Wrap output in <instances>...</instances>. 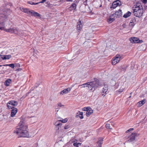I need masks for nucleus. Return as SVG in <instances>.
<instances>
[{"instance_id": "3c124183", "label": "nucleus", "mask_w": 147, "mask_h": 147, "mask_svg": "<svg viewBox=\"0 0 147 147\" xmlns=\"http://www.w3.org/2000/svg\"><path fill=\"white\" fill-rule=\"evenodd\" d=\"M84 147H89V146H84Z\"/></svg>"}, {"instance_id": "4d7b16f0", "label": "nucleus", "mask_w": 147, "mask_h": 147, "mask_svg": "<svg viewBox=\"0 0 147 147\" xmlns=\"http://www.w3.org/2000/svg\"><path fill=\"white\" fill-rule=\"evenodd\" d=\"M2 66V65H0V67H1Z\"/></svg>"}, {"instance_id": "09e8293b", "label": "nucleus", "mask_w": 147, "mask_h": 147, "mask_svg": "<svg viewBox=\"0 0 147 147\" xmlns=\"http://www.w3.org/2000/svg\"><path fill=\"white\" fill-rule=\"evenodd\" d=\"M38 3H34V4H33V5H37V4H38Z\"/></svg>"}, {"instance_id": "de8ad7c7", "label": "nucleus", "mask_w": 147, "mask_h": 147, "mask_svg": "<svg viewBox=\"0 0 147 147\" xmlns=\"http://www.w3.org/2000/svg\"><path fill=\"white\" fill-rule=\"evenodd\" d=\"M68 2H72V0H66Z\"/></svg>"}, {"instance_id": "5fc2aeb1", "label": "nucleus", "mask_w": 147, "mask_h": 147, "mask_svg": "<svg viewBox=\"0 0 147 147\" xmlns=\"http://www.w3.org/2000/svg\"><path fill=\"white\" fill-rule=\"evenodd\" d=\"M131 96H129V98H131Z\"/></svg>"}, {"instance_id": "603ef678", "label": "nucleus", "mask_w": 147, "mask_h": 147, "mask_svg": "<svg viewBox=\"0 0 147 147\" xmlns=\"http://www.w3.org/2000/svg\"><path fill=\"white\" fill-rule=\"evenodd\" d=\"M132 93V92H131V93H130V94H131Z\"/></svg>"}, {"instance_id": "052dcab7", "label": "nucleus", "mask_w": 147, "mask_h": 147, "mask_svg": "<svg viewBox=\"0 0 147 147\" xmlns=\"http://www.w3.org/2000/svg\"><path fill=\"white\" fill-rule=\"evenodd\" d=\"M19 67H20V65H19Z\"/></svg>"}, {"instance_id": "f3484780", "label": "nucleus", "mask_w": 147, "mask_h": 147, "mask_svg": "<svg viewBox=\"0 0 147 147\" xmlns=\"http://www.w3.org/2000/svg\"><path fill=\"white\" fill-rule=\"evenodd\" d=\"M83 113L82 112H80L79 111L76 113V118L79 117L81 119H82L83 118Z\"/></svg>"}, {"instance_id": "49530a36", "label": "nucleus", "mask_w": 147, "mask_h": 147, "mask_svg": "<svg viewBox=\"0 0 147 147\" xmlns=\"http://www.w3.org/2000/svg\"><path fill=\"white\" fill-rule=\"evenodd\" d=\"M123 26L124 28H125L126 27V26L125 24H124L123 25Z\"/></svg>"}, {"instance_id": "20e7f679", "label": "nucleus", "mask_w": 147, "mask_h": 147, "mask_svg": "<svg viewBox=\"0 0 147 147\" xmlns=\"http://www.w3.org/2000/svg\"><path fill=\"white\" fill-rule=\"evenodd\" d=\"M122 55L117 54L114 57L112 60V63L113 65H115L122 59Z\"/></svg>"}, {"instance_id": "2f4dec72", "label": "nucleus", "mask_w": 147, "mask_h": 147, "mask_svg": "<svg viewBox=\"0 0 147 147\" xmlns=\"http://www.w3.org/2000/svg\"><path fill=\"white\" fill-rule=\"evenodd\" d=\"M73 8V9H75L76 8V5L75 3H73L69 7L70 8Z\"/></svg>"}, {"instance_id": "9d476101", "label": "nucleus", "mask_w": 147, "mask_h": 147, "mask_svg": "<svg viewBox=\"0 0 147 147\" xmlns=\"http://www.w3.org/2000/svg\"><path fill=\"white\" fill-rule=\"evenodd\" d=\"M11 12L10 9H6V11H0V14H2V16L1 17H4L7 16V15L9 14Z\"/></svg>"}, {"instance_id": "473e14b6", "label": "nucleus", "mask_w": 147, "mask_h": 147, "mask_svg": "<svg viewBox=\"0 0 147 147\" xmlns=\"http://www.w3.org/2000/svg\"><path fill=\"white\" fill-rule=\"evenodd\" d=\"M98 3H99L100 4V6H97V7H101L102 6V5L101 4V1H100V0H98V1H97L95 4H96V5H97V4Z\"/></svg>"}, {"instance_id": "ea45409f", "label": "nucleus", "mask_w": 147, "mask_h": 147, "mask_svg": "<svg viewBox=\"0 0 147 147\" xmlns=\"http://www.w3.org/2000/svg\"><path fill=\"white\" fill-rule=\"evenodd\" d=\"M58 106H59L60 107H62L64 106V105H62L61 103H59L58 104Z\"/></svg>"}, {"instance_id": "bb28decb", "label": "nucleus", "mask_w": 147, "mask_h": 147, "mask_svg": "<svg viewBox=\"0 0 147 147\" xmlns=\"http://www.w3.org/2000/svg\"><path fill=\"white\" fill-rule=\"evenodd\" d=\"M113 16H112L111 17V16L110 18L107 19L108 22L110 23H111L112 22H113L114 20L115 19L114 18H113Z\"/></svg>"}, {"instance_id": "aec40b11", "label": "nucleus", "mask_w": 147, "mask_h": 147, "mask_svg": "<svg viewBox=\"0 0 147 147\" xmlns=\"http://www.w3.org/2000/svg\"><path fill=\"white\" fill-rule=\"evenodd\" d=\"M146 102L145 99H144L140 101L137 103L138 107H140L143 105Z\"/></svg>"}, {"instance_id": "a878e982", "label": "nucleus", "mask_w": 147, "mask_h": 147, "mask_svg": "<svg viewBox=\"0 0 147 147\" xmlns=\"http://www.w3.org/2000/svg\"><path fill=\"white\" fill-rule=\"evenodd\" d=\"M131 14V13L129 11H128L123 15V17L125 18H126L129 16Z\"/></svg>"}, {"instance_id": "0eeeda50", "label": "nucleus", "mask_w": 147, "mask_h": 147, "mask_svg": "<svg viewBox=\"0 0 147 147\" xmlns=\"http://www.w3.org/2000/svg\"><path fill=\"white\" fill-rule=\"evenodd\" d=\"M138 135L135 132H133L131 134V135L129 136V139L127 142H130L133 141L135 140V137L138 136Z\"/></svg>"}, {"instance_id": "ddd939ff", "label": "nucleus", "mask_w": 147, "mask_h": 147, "mask_svg": "<svg viewBox=\"0 0 147 147\" xmlns=\"http://www.w3.org/2000/svg\"><path fill=\"white\" fill-rule=\"evenodd\" d=\"M108 86L107 85H105L104 87L103 88L102 90V95L105 96L106 94V92L108 90Z\"/></svg>"}, {"instance_id": "e433bc0d", "label": "nucleus", "mask_w": 147, "mask_h": 147, "mask_svg": "<svg viewBox=\"0 0 147 147\" xmlns=\"http://www.w3.org/2000/svg\"><path fill=\"white\" fill-rule=\"evenodd\" d=\"M69 127V125H65L64 127L65 129H68Z\"/></svg>"}, {"instance_id": "8fccbe9b", "label": "nucleus", "mask_w": 147, "mask_h": 147, "mask_svg": "<svg viewBox=\"0 0 147 147\" xmlns=\"http://www.w3.org/2000/svg\"><path fill=\"white\" fill-rule=\"evenodd\" d=\"M78 145H80L81 144V143H79V142H78Z\"/></svg>"}, {"instance_id": "37998d69", "label": "nucleus", "mask_w": 147, "mask_h": 147, "mask_svg": "<svg viewBox=\"0 0 147 147\" xmlns=\"http://www.w3.org/2000/svg\"><path fill=\"white\" fill-rule=\"evenodd\" d=\"M84 4L86 6L87 5V0H86L84 2Z\"/></svg>"}, {"instance_id": "c9c22d12", "label": "nucleus", "mask_w": 147, "mask_h": 147, "mask_svg": "<svg viewBox=\"0 0 147 147\" xmlns=\"http://www.w3.org/2000/svg\"><path fill=\"white\" fill-rule=\"evenodd\" d=\"M126 69V67H121V71H125Z\"/></svg>"}, {"instance_id": "dca6fc26", "label": "nucleus", "mask_w": 147, "mask_h": 147, "mask_svg": "<svg viewBox=\"0 0 147 147\" xmlns=\"http://www.w3.org/2000/svg\"><path fill=\"white\" fill-rule=\"evenodd\" d=\"M82 25L81 22L80 21L77 22V30L79 31L82 28Z\"/></svg>"}, {"instance_id": "13d9d810", "label": "nucleus", "mask_w": 147, "mask_h": 147, "mask_svg": "<svg viewBox=\"0 0 147 147\" xmlns=\"http://www.w3.org/2000/svg\"><path fill=\"white\" fill-rule=\"evenodd\" d=\"M113 126H114V125H113Z\"/></svg>"}, {"instance_id": "a19ab883", "label": "nucleus", "mask_w": 147, "mask_h": 147, "mask_svg": "<svg viewBox=\"0 0 147 147\" xmlns=\"http://www.w3.org/2000/svg\"><path fill=\"white\" fill-rule=\"evenodd\" d=\"M88 109V108L84 107L83 109V110L84 111H87Z\"/></svg>"}, {"instance_id": "a211bd4d", "label": "nucleus", "mask_w": 147, "mask_h": 147, "mask_svg": "<svg viewBox=\"0 0 147 147\" xmlns=\"http://www.w3.org/2000/svg\"><path fill=\"white\" fill-rule=\"evenodd\" d=\"M11 57V56L10 55H1V58L3 60L8 59Z\"/></svg>"}, {"instance_id": "1a4fd4ad", "label": "nucleus", "mask_w": 147, "mask_h": 147, "mask_svg": "<svg viewBox=\"0 0 147 147\" xmlns=\"http://www.w3.org/2000/svg\"><path fill=\"white\" fill-rule=\"evenodd\" d=\"M122 15V12L121 10L119 9L118 11L115 12V13L111 15V17L112 16H116V17H119Z\"/></svg>"}, {"instance_id": "b1692460", "label": "nucleus", "mask_w": 147, "mask_h": 147, "mask_svg": "<svg viewBox=\"0 0 147 147\" xmlns=\"http://www.w3.org/2000/svg\"><path fill=\"white\" fill-rule=\"evenodd\" d=\"M55 125L56 126L60 127L62 125V123H61L60 121L59 120L55 123Z\"/></svg>"}, {"instance_id": "cd10ccee", "label": "nucleus", "mask_w": 147, "mask_h": 147, "mask_svg": "<svg viewBox=\"0 0 147 147\" xmlns=\"http://www.w3.org/2000/svg\"><path fill=\"white\" fill-rule=\"evenodd\" d=\"M124 89V88H123L121 87L118 90L116 91V92L117 93L120 94L123 92Z\"/></svg>"}, {"instance_id": "c85d7f7f", "label": "nucleus", "mask_w": 147, "mask_h": 147, "mask_svg": "<svg viewBox=\"0 0 147 147\" xmlns=\"http://www.w3.org/2000/svg\"><path fill=\"white\" fill-rule=\"evenodd\" d=\"M135 25V23H134V20H131V22L129 23V26H131L132 27H133Z\"/></svg>"}, {"instance_id": "6ab92c4d", "label": "nucleus", "mask_w": 147, "mask_h": 147, "mask_svg": "<svg viewBox=\"0 0 147 147\" xmlns=\"http://www.w3.org/2000/svg\"><path fill=\"white\" fill-rule=\"evenodd\" d=\"M93 111L90 108H88V110L86 111V115L87 117L89 116L90 115L93 113Z\"/></svg>"}, {"instance_id": "6e6552de", "label": "nucleus", "mask_w": 147, "mask_h": 147, "mask_svg": "<svg viewBox=\"0 0 147 147\" xmlns=\"http://www.w3.org/2000/svg\"><path fill=\"white\" fill-rule=\"evenodd\" d=\"M130 41L131 43H141L143 42L142 40H139L138 38L132 37L130 38Z\"/></svg>"}, {"instance_id": "5701e85b", "label": "nucleus", "mask_w": 147, "mask_h": 147, "mask_svg": "<svg viewBox=\"0 0 147 147\" xmlns=\"http://www.w3.org/2000/svg\"><path fill=\"white\" fill-rule=\"evenodd\" d=\"M11 82V80L10 79H8L4 83L5 85L7 86H8L9 85Z\"/></svg>"}, {"instance_id": "f03ea898", "label": "nucleus", "mask_w": 147, "mask_h": 147, "mask_svg": "<svg viewBox=\"0 0 147 147\" xmlns=\"http://www.w3.org/2000/svg\"><path fill=\"white\" fill-rule=\"evenodd\" d=\"M134 16L137 17H140L143 13V9L142 5H135L132 8Z\"/></svg>"}, {"instance_id": "412c9836", "label": "nucleus", "mask_w": 147, "mask_h": 147, "mask_svg": "<svg viewBox=\"0 0 147 147\" xmlns=\"http://www.w3.org/2000/svg\"><path fill=\"white\" fill-rule=\"evenodd\" d=\"M35 17H40V15L37 12H35L33 10H32L31 15Z\"/></svg>"}, {"instance_id": "4be33fe9", "label": "nucleus", "mask_w": 147, "mask_h": 147, "mask_svg": "<svg viewBox=\"0 0 147 147\" xmlns=\"http://www.w3.org/2000/svg\"><path fill=\"white\" fill-rule=\"evenodd\" d=\"M103 140V138H99L98 139V141L97 142V144H98V147H101V144L102 143V141Z\"/></svg>"}, {"instance_id": "bf43d9fd", "label": "nucleus", "mask_w": 147, "mask_h": 147, "mask_svg": "<svg viewBox=\"0 0 147 147\" xmlns=\"http://www.w3.org/2000/svg\"><path fill=\"white\" fill-rule=\"evenodd\" d=\"M1 55H2L0 54V56H1Z\"/></svg>"}, {"instance_id": "9b49d317", "label": "nucleus", "mask_w": 147, "mask_h": 147, "mask_svg": "<svg viewBox=\"0 0 147 147\" xmlns=\"http://www.w3.org/2000/svg\"><path fill=\"white\" fill-rule=\"evenodd\" d=\"M121 4V2L119 1H117L115 2H114L113 3L112 6L111 7V8L115 9L117 6L120 5Z\"/></svg>"}, {"instance_id": "423d86ee", "label": "nucleus", "mask_w": 147, "mask_h": 147, "mask_svg": "<svg viewBox=\"0 0 147 147\" xmlns=\"http://www.w3.org/2000/svg\"><path fill=\"white\" fill-rule=\"evenodd\" d=\"M18 102L14 100H11L8 102L7 104V107L9 109H11L14 108V106H16Z\"/></svg>"}, {"instance_id": "7ed1b4c3", "label": "nucleus", "mask_w": 147, "mask_h": 147, "mask_svg": "<svg viewBox=\"0 0 147 147\" xmlns=\"http://www.w3.org/2000/svg\"><path fill=\"white\" fill-rule=\"evenodd\" d=\"M100 84L99 81H93L88 82V87L89 89L92 90V88L94 89L96 88Z\"/></svg>"}, {"instance_id": "2eb2a0df", "label": "nucleus", "mask_w": 147, "mask_h": 147, "mask_svg": "<svg viewBox=\"0 0 147 147\" xmlns=\"http://www.w3.org/2000/svg\"><path fill=\"white\" fill-rule=\"evenodd\" d=\"M18 111V109L16 108H14L11 110V116L13 117L15 115Z\"/></svg>"}, {"instance_id": "39448f33", "label": "nucleus", "mask_w": 147, "mask_h": 147, "mask_svg": "<svg viewBox=\"0 0 147 147\" xmlns=\"http://www.w3.org/2000/svg\"><path fill=\"white\" fill-rule=\"evenodd\" d=\"M2 30L5 31L7 32H10L11 33H14L16 34H18V30L15 27L10 28L8 29H7L5 28V26H4Z\"/></svg>"}, {"instance_id": "6e6d98bb", "label": "nucleus", "mask_w": 147, "mask_h": 147, "mask_svg": "<svg viewBox=\"0 0 147 147\" xmlns=\"http://www.w3.org/2000/svg\"><path fill=\"white\" fill-rule=\"evenodd\" d=\"M58 110H58L57 111V112L58 111Z\"/></svg>"}, {"instance_id": "72a5a7b5", "label": "nucleus", "mask_w": 147, "mask_h": 147, "mask_svg": "<svg viewBox=\"0 0 147 147\" xmlns=\"http://www.w3.org/2000/svg\"><path fill=\"white\" fill-rule=\"evenodd\" d=\"M60 122L61 121V122L65 123L67 121V119L66 118V119H63L62 120H60Z\"/></svg>"}, {"instance_id": "f704fd0d", "label": "nucleus", "mask_w": 147, "mask_h": 147, "mask_svg": "<svg viewBox=\"0 0 147 147\" xmlns=\"http://www.w3.org/2000/svg\"><path fill=\"white\" fill-rule=\"evenodd\" d=\"M106 127L107 129H112L111 128H110V124H107L106 125Z\"/></svg>"}, {"instance_id": "58836bf2", "label": "nucleus", "mask_w": 147, "mask_h": 147, "mask_svg": "<svg viewBox=\"0 0 147 147\" xmlns=\"http://www.w3.org/2000/svg\"><path fill=\"white\" fill-rule=\"evenodd\" d=\"M73 145L75 146L78 147V142H76L74 143Z\"/></svg>"}, {"instance_id": "c03bdc74", "label": "nucleus", "mask_w": 147, "mask_h": 147, "mask_svg": "<svg viewBox=\"0 0 147 147\" xmlns=\"http://www.w3.org/2000/svg\"><path fill=\"white\" fill-rule=\"evenodd\" d=\"M28 4L31 5H33V4H34V2L32 1H28Z\"/></svg>"}, {"instance_id": "4c0bfd02", "label": "nucleus", "mask_w": 147, "mask_h": 147, "mask_svg": "<svg viewBox=\"0 0 147 147\" xmlns=\"http://www.w3.org/2000/svg\"><path fill=\"white\" fill-rule=\"evenodd\" d=\"M133 129H134L133 128H130L129 129H128V130H127L126 131V132L128 133L129 132V131H131L133 130Z\"/></svg>"}, {"instance_id": "79ce46f5", "label": "nucleus", "mask_w": 147, "mask_h": 147, "mask_svg": "<svg viewBox=\"0 0 147 147\" xmlns=\"http://www.w3.org/2000/svg\"><path fill=\"white\" fill-rule=\"evenodd\" d=\"M142 2L144 3H146L147 2V0H141Z\"/></svg>"}, {"instance_id": "7c9ffc66", "label": "nucleus", "mask_w": 147, "mask_h": 147, "mask_svg": "<svg viewBox=\"0 0 147 147\" xmlns=\"http://www.w3.org/2000/svg\"><path fill=\"white\" fill-rule=\"evenodd\" d=\"M5 66H8L9 67H11V68H13L15 67L14 65L13 64H6Z\"/></svg>"}, {"instance_id": "f257e3e1", "label": "nucleus", "mask_w": 147, "mask_h": 147, "mask_svg": "<svg viewBox=\"0 0 147 147\" xmlns=\"http://www.w3.org/2000/svg\"><path fill=\"white\" fill-rule=\"evenodd\" d=\"M27 126L22 120L19 122L16 129L14 130V133L16 134L19 137H28L29 134L27 130Z\"/></svg>"}, {"instance_id": "393cba45", "label": "nucleus", "mask_w": 147, "mask_h": 147, "mask_svg": "<svg viewBox=\"0 0 147 147\" xmlns=\"http://www.w3.org/2000/svg\"><path fill=\"white\" fill-rule=\"evenodd\" d=\"M5 24L3 22H1L0 21V30H2Z\"/></svg>"}, {"instance_id": "864d4df0", "label": "nucleus", "mask_w": 147, "mask_h": 147, "mask_svg": "<svg viewBox=\"0 0 147 147\" xmlns=\"http://www.w3.org/2000/svg\"><path fill=\"white\" fill-rule=\"evenodd\" d=\"M18 147H21V146H19Z\"/></svg>"}, {"instance_id": "a18cd8bd", "label": "nucleus", "mask_w": 147, "mask_h": 147, "mask_svg": "<svg viewBox=\"0 0 147 147\" xmlns=\"http://www.w3.org/2000/svg\"><path fill=\"white\" fill-rule=\"evenodd\" d=\"M46 1V0H42L39 3H43Z\"/></svg>"}, {"instance_id": "c756f323", "label": "nucleus", "mask_w": 147, "mask_h": 147, "mask_svg": "<svg viewBox=\"0 0 147 147\" xmlns=\"http://www.w3.org/2000/svg\"><path fill=\"white\" fill-rule=\"evenodd\" d=\"M88 82L85 83L83 84H82L81 85H79V86H82V88H85L86 87H88Z\"/></svg>"}, {"instance_id": "f8f14e48", "label": "nucleus", "mask_w": 147, "mask_h": 147, "mask_svg": "<svg viewBox=\"0 0 147 147\" xmlns=\"http://www.w3.org/2000/svg\"><path fill=\"white\" fill-rule=\"evenodd\" d=\"M20 9L21 11H24L25 13H27L28 15H31V13L32 10H30L28 9L24 8H20Z\"/></svg>"}, {"instance_id": "4468645a", "label": "nucleus", "mask_w": 147, "mask_h": 147, "mask_svg": "<svg viewBox=\"0 0 147 147\" xmlns=\"http://www.w3.org/2000/svg\"><path fill=\"white\" fill-rule=\"evenodd\" d=\"M71 90V88H67L66 89H64L62 91L60 92V93L61 94H64L68 93Z\"/></svg>"}]
</instances>
